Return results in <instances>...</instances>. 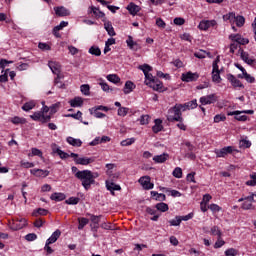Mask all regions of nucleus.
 Here are the masks:
<instances>
[{
	"label": "nucleus",
	"mask_w": 256,
	"mask_h": 256,
	"mask_svg": "<svg viewBox=\"0 0 256 256\" xmlns=\"http://www.w3.org/2000/svg\"><path fill=\"white\" fill-rule=\"evenodd\" d=\"M87 217H90V221L91 223H93V225H99V222L101 221V215H95V214H91V213H87L86 214Z\"/></svg>",
	"instance_id": "obj_34"
},
{
	"label": "nucleus",
	"mask_w": 256,
	"mask_h": 256,
	"mask_svg": "<svg viewBox=\"0 0 256 256\" xmlns=\"http://www.w3.org/2000/svg\"><path fill=\"white\" fill-rule=\"evenodd\" d=\"M32 175H35L36 177H47V171L41 170V169H33L31 170Z\"/></svg>",
	"instance_id": "obj_45"
},
{
	"label": "nucleus",
	"mask_w": 256,
	"mask_h": 256,
	"mask_svg": "<svg viewBox=\"0 0 256 256\" xmlns=\"http://www.w3.org/2000/svg\"><path fill=\"white\" fill-rule=\"evenodd\" d=\"M135 143V138H128L126 140L121 141L120 145L122 147H129V145H133Z\"/></svg>",
	"instance_id": "obj_51"
},
{
	"label": "nucleus",
	"mask_w": 256,
	"mask_h": 256,
	"mask_svg": "<svg viewBox=\"0 0 256 256\" xmlns=\"http://www.w3.org/2000/svg\"><path fill=\"white\" fill-rule=\"evenodd\" d=\"M106 189L110 191L111 195H115V191H121V186L107 180Z\"/></svg>",
	"instance_id": "obj_17"
},
{
	"label": "nucleus",
	"mask_w": 256,
	"mask_h": 256,
	"mask_svg": "<svg viewBox=\"0 0 256 256\" xmlns=\"http://www.w3.org/2000/svg\"><path fill=\"white\" fill-rule=\"evenodd\" d=\"M140 185H142L143 189L149 190L155 187V184L151 183V177L149 176H142L139 179Z\"/></svg>",
	"instance_id": "obj_13"
},
{
	"label": "nucleus",
	"mask_w": 256,
	"mask_h": 256,
	"mask_svg": "<svg viewBox=\"0 0 256 256\" xmlns=\"http://www.w3.org/2000/svg\"><path fill=\"white\" fill-rule=\"evenodd\" d=\"M226 79L231 83L232 87H239L240 89H245V85L241 83V80L237 79L233 74H227Z\"/></svg>",
	"instance_id": "obj_9"
},
{
	"label": "nucleus",
	"mask_w": 256,
	"mask_h": 256,
	"mask_svg": "<svg viewBox=\"0 0 256 256\" xmlns=\"http://www.w3.org/2000/svg\"><path fill=\"white\" fill-rule=\"evenodd\" d=\"M144 75H145V84L148 86H151V84L157 79L156 77H154L153 74L149 72Z\"/></svg>",
	"instance_id": "obj_41"
},
{
	"label": "nucleus",
	"mask_w": 256,
	"mask_h": 256,
	"mask_svg": "<svg viewBox=\"0 0 256 256\" xmlns=\"http://www.w3.org/2000/svg\"><path fill=\"white\" fill-rule=\"evenodd\" d=\"M90 13H93L96 19H104L105 14L95 6L90 7Z\"/></svg>",
	"instance_id": "obj_22"
},
{
	"label": "nucleus",
	"mask_w": 256,
	"mask_h": 256,
	"mask_svg": "<svg viewBox=\"0 0 256 256\" xmlns=\"http://www.w3.org/2000/svg\"><path fill=\"white\" fill-rule=\"evenodd\" d=\"M66 141L69 145H72V147H81V145H83V141H81V139H76L71 136L67 137Z\"/></svg>",
	"instance_id": "obj_25"
},
{
	"label": "nucleus",
	"mask_w": 256,
	"mask_h": 256,
	"mask_svg": "<svg viewBox=\"0 0 256 256\" xmlns=\"http://www.w3.org/2000/svg\"><path fill=\"white\" fill-rule=\"evenodd\" d=\"M90 55H95V57H101V48L97 46H91L88 50Z\"/></svg>",
	"instance_id": "obj_37"
},
{
	"label": "nucleus",
	"mask_w": 256,
	"mask_h": 256,
	"mask_svg": "<svg viewBox=\"0 0 256 256\" xmlns=\"http://www.w3.org/2000/svg\"><path fill=\"white\" fill-rule=\"evenodd\" d=\"M11 123H13V125H25L27 123V119L15 116L11 119Z\"/></svg>",
	"instance_id": "obj_35"
},
{
	"label": "nucleus",
	"mask_w": 256,
	"mask_h": 256,
	"mask_svg": "<svg viewBox=\"0 0 256 256\" xmlns=\"http://www.w3.org/2000/svg\"><path fill=\"white\" fill-rule=\"evenodd\" d=\"M102 90H104L106 93H109L110 91H113V88L109 86L106 82H100L99 83Z\"/></svg>",
	"instance_id": "obj_57"
},
{
	"label": "nucleus",
	"mask_w": 256,
	"mask_h": 256,
	"mask_svg": "<svg viewBox=\"0 0 256 256\" xmlns=\"http://www.w3.org/2000/svg\"><path fill=\"white\" fill-rule=\"evenodd\" d=\"M245 201H255V193L250 192L249 196H243L238 199V203H245Z\"/></svg>",
	"instance_id": "obj_38"
},
{
	"label": "nucleus",
	"mask_w": 256,
	"mask_h": 256,
	"mask_svg": "<svg viewBox=\"0 0 256 256\" xmlns=\"http://www.w3.org/2000/svg\"><path fill=\"white\" fill-rule=\"evenodd\" d=\"M242 113H245L246 115H253V113H255V111H253V110L228 111L227 115H228V117H233V115H241Z\"/></svg>",
	"instance_id": "obj_26"
},
{
	"label": "nucleus",
	"mask_w": 256,
	"mask_h": 256,
	"mask_svg": "<svg viewBox=\"0 0 256 256\" xmlns=\"http://www.w3.org/2000/svg\"><path fill=\"white\" fill-rule=\"evenodd\" d=\"M168 223H170L171 227H179L181 225V219L179 216H176L175 219L168 221Z\"/></svg>",
	"instance_id": "obj_50"
},
{
	"label": "nucleus",
	"mask_w": 256,
	"mask_h": 256,
	"mask_svg": "<svg viewBox=\"0 0 256 256\" xmlns=\"http://www.w3.org/2000/svg\"><path fill=\"white\" fill-rule=\"evenodd\" d=\"M106 79L110 81V83H114V85H117L118 83H121V78L117 76V74H109Z\"/></svg>",
	"instance_id": "obj_33"
},
{
	"label": "nucleus",
	"mask_w": 256,
	"mask_h": 256,
	"mask_svg": "<svg viewBox=\"0 0 256 256\" xmlns=\"http://www.w3.org/2000/svg\"><path fill=\"white\" fill-rule=\"evenodd\" d=\"M239 53L242 61L247 63V65H253L255 63V59L249 58V53L243 51V48L239 49Z\"/></svg>",
	"instance_id": "obj_15"
},
{
	"label": "nucleus",
	"mask_w": 256,
	"mask_h": 256,
	"mask_svg": "<svg viewBox=\"0 0 256 256\" xmlns=\"http://www.w3.org/2000/svg\"><path fill=\"white\" fill-rule=\"evenodd\" d=\"M48 66L50 67L52 73H54V75H59V73H61V70H59V65H57V63L55 62H49Z\"/></svg>",
	"instance_id": "obj_39"
},
{
	"label": "nucleus",
	"mask_w": 256,
	"mask_h": 256,
	"mask_svg": "<svg viewBox=\"0 0 256 256\" xmlns=\"http://www.w3.org/2000/svg\"><path fill=\"white\" fill-rule=\"evenodd\" d=\"M253 202L254 201L244 200L241 205V209H243L244 211H250V209H253Z\"/></svg>",
	"instance_id": "obj_43"
},
{
	"label": "nucleus",
	"mask_w": 256,
	"mask_h": 256,
	"mask_svg": "<svg viewBox=\"0 0 256 256\" xmlns=\"http://www.w3.org/2000/svg\"><path fill=\"white\" fill-rule=\"evenodd\" d=\"M223 245H225V242H224L222 236L221 237L219 236L217 238V241L214 244V249H221V247H223Z\"/></svg>",
	"instance_id": "obj_53"
},
{
	"label": "nucleus",
	"mask_w": 256,
	"mask_h": 256,
	"mask_svg": "<svg viewBox=\"0 0 256 256\" xmlns=\"http://www.w3.org/2000/svg\"><path fill=\"white\" fill-rule=\"evenodd\" d=\"M208 209H210V211H212L213 213H219V211H221V207L217 204H210L208 206Z\"/></svg>",
	"instance_id": "obj_60"
},
{
	"label": "nucleus",
	"mask_w": 256,
	"mask_h": 256,
	"mask_svg": "<svg viewBox=\"0 0 256 256\" xmlns=\"http://www.w3.org/2000/svg\"><path fill=\"white\" fill-rule=\"evenodd\" d=\"M133 89H135V84L132 81H126L123 89L124 94L129 95V93H131Z\"/></svg>",
	"instance_id": "obj_27"
},
{
	"label": "nucleus",
	"mask_w": 256,
	"mask_h": 256,
	"mask_svg": "<svg viewBox=\"0 0 256 256\" xmlns=\"http://www.w3.org/2000/svg\"><path fill=\"white\" fill-rule=\"evenodd\" d=\"M126 44L131 51H139L141 49V45L133 40V36H128Z\"/></svg>",
	"instance_id": "obj_14"
},
{
	"label": "nucleus",
	"mask_w": 256,
	"mask_h": 256,
	"mask_svg": "<svg viewBox=\"0 0 256 256\" xmlns=\"http://www.w3.org/2000/svg\"><path fill=\"white\" fill-rule=\"evenodd\" d=\"M89 225V219L85 217L78 218V230L83 231L85 229V226Z\"/></svg>",
	"instance_id": "obj_30"
},
{
	"label": "nucleus",
	"mask_w": 256,
	"mask_h": 256,
	"mask_svg": "<svg viewBox=\"0 0 256 256\" xmlns=\"http://www.w3.org/2000/svg\"><path fill=\"white\" fill-rule=\"evenodd\" d=\"M173 177H176V179H181L183 177V170L179 167H176L172 172Z\"/></svg>",
	"instance_id": "obj_48"
},
{
	"label": "nucleus",
	"mask_w": 256,
	"mask_h": 256,
	"mask_svg": "<svg viewBox=\"0 0 256 256\" xmlns=\"http://www.w3.org/2000/svg\"><path fill=\"white\" fill-rule=\"evenodd\" d=\"M54 11L58 17H67L69 15V10L63 6L55 7Z\"/></svg>",
	"instance_id": "obj_19"
},
{
	"label": "nucleus",
	"mask_w": 256,
	"mask_h": 256,
	"mask_svg": "<svg viewBox=\"0 0 256 256\" xmlns=\"http://www.w3.org/2000/svg\"><path fill=\"white\" fill-rule=\"evenodd\" d=\"M201 105H213V103H217V95L210 94L206 96H202L200 98Z\"/></svg>",
	"instance_id": "obj_10"
},
{
	"label": "nucleus",
	"mask_w": 256,
	"mask_h": 256,
	"mask_svg": "<svg viewBox=\"0 0 256 256\" xmlns=\"http://www.w3.org/2000/svg\"><path fill=\"white\" fill-rule=\"evenodd\" d=\"M154 123L155 125L152 127L153 133H160V131H163V120L155 119Z\"/></svg>",
	"instance_id": "obj_23"
},
{
	"label": "nucleus",
	"mask_w": 256,
	"mask_h": 256,
	"mask_svg": "<svg viewBox=\"0 0 256 256\" xmlns=\"http://www.w3.org/2000/svg\"><path fill=\"white\" fill-rule=\"evenodd\" d=\"M70 157L74 158V163L76 165H91V163L95 162V158H88V157H82L79 158V154L77 153H70Z\"/></svg>",
	"instance_id": "obj_3"
},
{
	"label": "nucleus",
	"mask_w": 256,
	"mask_h": 256,
	"mask_svg": "<svg viewBox=\"0 0 256 256\" xmlns=\"http://www.w3.org/2000/svg\"><path fill=\"white\" fill-rule=\"evenodd\" d=\"M237 49H241V46L236 41H232V43L230 44V53H235Z\"/></svg>",
	"instance_id": "obj_58"
},
{
	"label": "nucleus",
	"mask_w": 256,
	"mask_h": 256,
	"mask_svg": "<svg viewBox=\"0 0 256 256\" xmlns=\"http://www.w3.org/2000/svg\"><path fill=\"white\" fill-rule=\"evenodd\" d=\"M149 115H142L140 118V124L141 125H148L149 124Z\"/></svg>",
	"instance_id": "obj_64"
},
{
	"label": "nucleus",
	"mask_w": 256,
	"mask_h": 256,
	"mask_svg": "<svg viewBox=\"0 0 256 256\" xmlns=\"http://www.w3.org/2000/svg\"><path fill=\"white\" fill-rule=\"evenodd\" d=\"M186 106H188V110L197 109V107H198L197 99L186 102Z\"/></svg>",
	"instance_id": "obj_56"
},
{
	"label": "nucleus",
	"mask_w": 256,
	"mask_h": 256,
	"mask_svg": "<svg viewBox=\"0 0 256 256\" xmlns=\"http://www.w3.org/2000/svg\"><path fill=\"white\" fill-rule=\"evenodd\" d=\"M104 29L107 31L110 37H115L117 33H115V29L113 28V24L108 21L104 23Z\"/></svg>",
	"instance_id": "obj_21"
},
{
	"label": "nucleus",
	"mask_w": 256,
	"mask_h": 256,
	"mask_svg": "<svg viewBox=\"0 0 256 256\" xmlns=\"http://www.w3.org/2000/svg\"><path fill=\"white\" fill-rule=\"evenodd\" d=\"M227 117L225 114H217L214 116V123H221V121H226Z\"/></svg>",
	"instance_id": "obj_54"
},
{
	"label": "nucleus",
	"mask_w": 256,
	"mask_h": 256,
	"mask_svg": "<svg viewBox=\"0 0 256 256\" xmlns=\"http://www.w3.org/2000/svg\"><path fill=\"white\" fill-rule=\"evenodd\" d=\"M169 159V154L163 153L161 155H156L153 157V161L156 163H165Z\"/></svg>",
	"instance_id": "obj_28"
},
{
	"label": "nucleus",
	"mask_w": 256,
	"mask_h": 256,
	"mask_svg": "<svg viewBox=\"0 0 256 256\" xmlns=\"http://www.w3.org/2000/svg\"><path fill=\"white\" fill-rule=\"evenodd\" d=\"M156 211H161V213H166V211H169V205H167V203L164 202H160L158 204H156Z\"/></svg>",
	"instance_id": "obj_36"
},
{
	"label": "nucleus",
	"mask_w": 256,
	"mask_h": 256,
	"mask_svg": "<svg viewBox=\"0 0 256 256\" xmlns=\"http://www.w3.org/2000/svg\"><path fill=\"white\" fill-rule=\"evenodd\" d=\"M225 21H235L238 27H243L245 25V17L235 16V13L231 12L224 16Z\"/></svg>",
	"instance_id": "obj_6"
},
{
	"label": "nucleus",
	"mask_w": 256,
	"mask_h": 256,
	"mask_svg": "<svg viewBox=\"0 0 256 256\" xmlns=\"http://www.w3.org/2000/svg\"><path fill=\"white\" fill-rule=\"evenodd\" d=\"M50 199L51 201H56V202L65 201L66 196L64 193L54 192L53 194H51Z\"/></svg>",
	"instance_id": "obj_24"
},
{
	"label": "nucleus",
	"mask_w": 256,
	"mask_h": 256,
	"mask_svg": "<svg viewBox=\"0 0 256 256\" xmlns=\"http://www.w3.org/2000/svg\"><path fill=\"white\" fill-rule=\"evenodd\" d=\"M194 57H196L197 59H205V57H206L205 50H200L198 52H195Z\"/></svg>",
	"instance_id": "obj_63"
},
{
	"label": "nucleus",
	"mask_w": 256,
	"mask_h": 256,
	"mask_svg": "<svg viewBox=\"0 0 256 256\" xmlns=\"http://www.w3.org/2000/svg\"><path fill=\"white\" fill-rule=\"evenodd\" d=\"M244 79L247 83H255V77L251 76V74L244 72Z\"/></svg>",
	"instance_id": "obj_62"
},
{
	"label": "nucleus",
	"mask_w": 256,
	"mask_h": 256,
	"mask_svg": "<svg viewBox=\"0 0 256 256\" xmlns=\"http://www.w3.org/2000/svg\"><path fill=\"white\" fill-rule=\"evenodd\" d=\"M76 179L81 181L82 187L85 191L91 189V185H95V176L91 170H81L75 174Z\"/></svg>",
	"instance_id": "obj_1"
},
{
	"label": "nucleus",
	"mask_w": 256,
	"mask_h": 256,
	"mask_svg": "<svg viewBox=\"0 0 256 256\" xmlns=\"http://www.w3.org/2000/svg\"><path fill=\"white\" fill-rule=\"evenodd\" d=\"M150 87L154 91H158L159 93H163L165 91V88L163 86V82L159 80V78H156L155 81L150 85Z\"/></svg>",
	"instance_id": "obj_16"
},
{
	"label": "nucleus",
	"mask_w": 256,
	"mask_h": 256,
	"mask_svg": "<svg viewBox=\"0 0 256 256\" xmlns=\"http://www.w3.org/2000/svg\"><path fill=\"white\" fill-rule=\"evenodd\" d=\"M127 11H129L130 15H137L141 11V7L137 6L135 3L131 2L126 7Z\"/></svg>",
	"instance_id": "obj_18"
},
{
	"label": "nucleus",
	"mask_w": 256,
	"mask_h": 256,
	"mask_svg": "<svg viewBox=\"0 0 256 256\" xmlns=\"http://www.w3.org/2000/svg\"><path fill=\"white\" fill-rule=\"evenodd\" d=\"M48 214H49V210L44 208H38L34 210L32 213L33 217H39V215H42L43 217H45V215H48Z\"/></svg>",
	"instance_id": "obj_32"
},
{
	"label": "nucleus",
	"mask_w": 256,
	"mask_h": 256,
	"mask_svg": "<svg viewBox=\"0 0 256 256\" xmlns=\"http://www.w3.org/2000/svg\"><path fill=\"white\" fill-rule=\"evenodd\" d=\"M81 201L79 197H70L65 201L66 205H77Z\"/></svg>",
	"instance_id": "obj_49"
},
{
	"label": "nucleus",
	"mask_w": 256,
	"mask_h": 256,
	"mask_svg": "<svg viewBox=\"0 0 256 256\" xmlns=\"http://www.w3.org/2000/svg\"><path fill=\"white\" fill-rule=\"evenodd\" d=\"M167 121H169V123H175V121H184L183 112H181L177 104L168 110Z\"/></svg>",
	"instance_id": "obj_2"
},
{
	"label": "nucleus",
	"mask_w": 256,
	"mask_h": 256,
	"mask_svg": "<svg viewBox=\"0 0 256 256\" xmlns=\"http://www.w3.org/2000/svg\"><path fill=\"white\" fill-rule=\"evenodd\" d=\"M250 180L246 181V185L248 187H255L256 186V172H253L249 175Z\"/></svg>",
	"instance_id": "obj_40"
},
{
	"label": "nucleus",
	"mask_w": 256,
	"mask_h": 256,
	"mask_svg": "<svg viewBox=\"0 0 256 256\" xmlns=\"http://www.w3.org/2000/svg\"><path fill=\"white\" fill-rule=\"evenodd\" d=\"M230 41H236L238 45H249V39L243 38L241 34H230L229 35Z\"/></svg>",
	"instance_id": "obj_12"
},
{
	"label": "nucleus",
	"mask_w": 256,
	"mask_h": 256,
	"mask_svg": "<svg viewBox=\"0 0 256 256\" xmlns=\"http://www.w3.org/2000/svg\"><path fill=\"white\" fill-rule=\"evenodd\" d=\"M71 107H83V98L75 97L69 101Z\"/></svg>",
	"instance_id": "obj_29"
},
{
	"label": "nucleus",
	"mask_w": 256,
	"mask_h": 256,
	"mask_svg": "<svg viewBox=\"0 0 256 256\" xmlns=\"http://www.w3.org/2000/svg\"><path fill=\"white\" fill-rule=\"evenodd\" d=\"M215 25H217L216 20H201L198 25V29H200V31H207V29L215 27Z\"/></svg>",
	"instance_id": "obj_11"
},
{
	"label": "nucleus",
	"mask_w": 256,
	"mask_h": 256,
	"mask_svg": "<svg viewBox=\"0 0 256 256\" xmlns=\"http://www.w3.org/2000/svg\"><path fill=\"white\" fill-rule=\"evenodd\" d=\"M35 101H29V102H26L23 106H22V110L23 111H26V112H29L31 111V109H35Z\"/></svg>",
	"instance_id": "obj_42"
},
{
	"label": "nucleus",
	"mask_w": 256,
	"mask_h": 256,
	"mask_svg": "<svg viewBox=\"0 0 256 256\" xmlns=\"http://www.w3.org/2000/svg\"><path fill=\"white\" fill-rule=\"evenodd\" d=\"M140 71H142L145 74L149 73V71H153V68L149 64H143L138 67Z\"/></svg>",
	"instance_id": "obj_47"
},
{
	"label": "nucleus",
	"mask_w": 256,
	"mask_h": 256,
	"mask_svg": "<svg viewBox=\"0 0 256 256\" xmlns=\"http://www.w3.org/2000/svg\"><path fill=\"white\" fill-rule=\"evenodd\" d=\"M181 79L184 83H193L199 79V73L197 72L193 73L189 71V72L183 73L181 76Z\"/></svg>",
	"instance_id": "obj_8"
},
{
	"label": "nucleus",
	"mask_w": 256,
	"mask_h": 256,
	"mask_svg": "<svg viewBox=\"0 0 256 256\" xmlns=\"http://www.w3.org/2000/svg\"><path fill=\"white\" fill-rule=\"evenodd\" d=\"M80 91L83 95H90L91 86L89 84H83L80 86Z\"/></svg>",
	"instance_id": "obj_46"
},
{
	"label": "nucleus",
	"mask_w": 256,
	"mask_h": 256,
	"mask_svg": "<svg viewBox=\"0 0 256 256\" xmlns=\"http://www.w3.org/2000/svg\"><path fill=\"white\" fill-rule=\"evenodd\" d=\"M234 151H236V153H239V151L236 150L233 146H226L221 149H216L214 153L218 158H225L227 155H231Z\"/></svg>",
	"instance_id": "obj_4"
},
{
	"label": "nucleus",
	"mask_w": 256,
	"mask_h": 256,
	"mask_svg": "<svg viewBox=\"0 0 256 256\" xmlns=\"http://www.w3.org/2000/svg\"><path fill=\"white\" fill-rule=\"evenodd\" d=\"M90 115H94V117H96V119H103V117H106V115L102 112H99V110L97 108H90Z\"/></svg>",
	"instance_id": "obj_31"
},
{
	"label": "nucleus",
	"mask_w": 256,
	"mask_h": 256,
	"mask_svg": "<svg viewBox=\"0 0 256 256\" xmlns=\"http://www.w3.org/2000/svg\"><path fill=\"white\" fill-rule=\"evenodd\" d=\"M59 237H61V230L58 229L52 233V235L46 240V243L53 245V243H56Z\"/></svg>",
	"instance_id": "obj_20"
},
{
	"label": "nucleus",
	"mask_w": 256,
	"mask_h": 256,
	"mask_svg": "<svg viewBox=\"0 0 256 256\" xmlns=\"http://www.w3.org/2000/svg\"><path fill=\"white\" fill-rule=\"evenodd\" d=\"M9 225L12 231H19L23 229L25 225H27V220L25 218H21V219L17 218L15 220H12V222H9Z\"/></svg>",
	"instance_id": "obj_7"
},
{
	"label": "nucleus",
	"mask_w": 256,
	"mask_h": 256,
	"mask_svg": "<svg viewBox=\"0 0 256 256\" xmlns=\"http://www.w3.org/2000/svg\"><path fill=\"white\" fill-rule=\"evenodd\" d=\"M210 235L223 237V233L221 232V229H219V226H213L210 229Z\"/></svg>",
	"instance_id": "obj_44"
},
{
	"label": "nucleus",
	"mask_w": 256,
	"mask_h": 256,
	"mask_svg": "<svg viewBox=\"0 0 256 256\" xmlns=\"http://www.w3.org/2000/svg\"><path fill=\"white\" fill-rule=\"evenodd\" d=\"M212 67V81L214 83H219L221 81V71L219 70V58L213 61Z\"/></svg>",
	"instance_id": "obj_5"
},
{
	"label": "nucleus",
	"mask_w": 256,
	"mask_h": 256,
	"mask_svg": "<svg viewBox=\"0 0 256 256\" xmlns=\"http://www.w3.org/2000/svg\"><path fill=\"white\" fill-rule=\"evenodd\" d=\"M224 253L226 256H237L239 252L235 248H229Z\"/></svg>",
	"instance_id": "obj_59"
},
{
	"label": "nucleus",
	"mask_w": 256,
	"mask_h": 256,
	"mask_svg": "<svg viewBox=\"0 0 256 256\" xmlns=\"http://www.w3.org/2000/svg\"><path fill=\"white\" fill-rule=\"evenodd\" d=\"M34 227H37L38 229L43 227L45 225V220L43 218L36 219L33 223Z\"/></svg>",
	"instance_id": "obj_61"
},
{
	"label": "nucleus",
	"mask_w": 256,
	"mask_h": 256,
	"mask_svg": "<svg viewBox=\"0 0 256 256\" xmlns=\"http://www.w3.org/2000/svg\"><path fill=\"white\" fill-rule=\"evenodd\" d=\"M30 118H32L33 121H40L43 119V113L42 112H34V114L30 115Z\"/></svg>",
	"instance_id": "obj_52"
},
{
	"label": "nucleus",
	"mask_w": 256,
	"mask_h": 256,
	"mask_svg": "<svg viewBox=\"0 0 256 256\" xmlns=\"http://www.w3.org/2000/svg\"><path fill=\"white\" fill-rule=\"evenodd\" d=\"M127 113H129V108H127V107L118 108L119 117H126Z\"/></svg>",
	"instance_id": "obj_55"
}]
</instances>
